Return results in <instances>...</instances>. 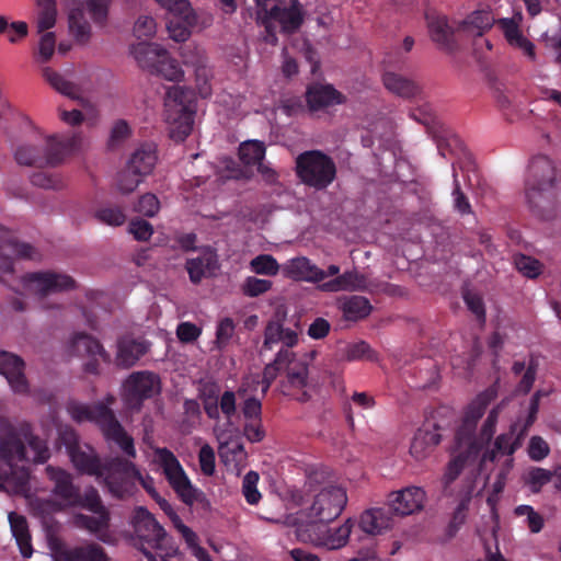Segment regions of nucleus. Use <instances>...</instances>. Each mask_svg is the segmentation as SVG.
<instances>
[{"label":"nucleus","mask_w":561,"mask_h":561,"mask_svg":"<svg viewBox=\"0 0 561 561\" xmlns=\"http://www.w3.org/2000/svg\"><path fill=\"white\" fill-rule=\"evenodd\" d=\"M516 430L517 424H513L508 433L499 435L494 442V448L485 455V458L494 461L497 454L512 456L515 453V448L512 447V438Z\"/></svg>","instance_id":"obj_47"},{"label":"nucleus","mask_w":561,"mask_h":561,"mask_svg":"<svg viewBox=\"0 0 561 561\" xmlns=\"http://www.w3.org/2000/svg\"><path fill=\"white\" fill-rule=\"evenodd\" d=\"M287 380L288 383L297 389L307 386L308 366L305 363H287Z\"/></svg>","instance_id":"obj_57"},{"label":"nucleus","mask_w":561,"mask_h":561,"mask_svg":"<svg viewBox=\"0 0 561 561\" xmlns=\"http://www.w3.org/2000/svg\"><path fill=\"white\" fill-rule=\"evenodd\" d=\"M8 518L22 557L30 558L33 553V548L26 517L15 512H10Z\"/></svg>","instance_id":"obj_30"},{"label":"nucleus","mask_w":561,"mask_h":561,"mask_svg":"<svg viewBox=\"0 0 561 561\" xmlns=\"http://www.w3.org/2000/svg\"><path fill=\"white\" fill-rule=\"evenodd\" d=\"M24 285L39 297L62 293L75 288L76 282L66 274L56 272H34L23 276Z\"/></svg>","instance_id":"obj_17"},{"label":"nucleus","mask_w":561,"mask_h":561,"mask_svg":"<svg viewBox=\"0 0 561 561\" xmlns=\"http://www.w3.org/2000/svg\"><path fill=\"white\" fill-rule=\"evenodd\" d=\"M259 474L255 471H249L242 481V493L245 497V501L250 505H255L260 502L262 495L257 490Z\"/></svg>","instance_id":"obj_53"},{"label":"nucleus","mask_w":561,"mask_h":561,"mask_svg":"<svg viewBox=\"0 0 561 561\" xmlns=\"http://www.w3.org/2000/svg\"><path fill=\"white\" fill-rule=\"evenodd\" d=\"M195 115V99L192 90L173 85L164 96V119L171 125L170 135L183 141L192 131Z\"/></svg>","instance_id":"obj_4"},{"label":"nucleus","mask_w":561,"mask_h":561,"mask_svg":"<svg viewBox=\"0 0 561 561\" xmlns=\"http://www.w3.org/2000/svg\"><path fill=\"white\" fill-rule=\"evenodd\" d=\"M124 388L126 405L138 411L145 400L159 392V378L150 371H136L127 378Z\"/></svg>","instance_id":"obj_16"},{"label":"nucleus","mask_w":561,"mask_h":561,"mask_svg":"<svg viewBox=\"0 0 561 561\" xmlns=\"http://www.w3.org/2000/svg\"><path fill=\"white\" fill-rule=\"evenodd\" d=\"M157 160L156 146L152 144H142L130 154L127 164L135 174L145 178L153 171Z\"/></svg>","instance_id":"obj_27"},{"label":"nucleus","mask_w":561,"mask_h":561,"mask_svg":"<svg viewBox=\"0 0 561 561\" xmlns=\"http://www.w3.org/2000/svg\"><path fill=\"white\" fill-rule=\"evenodd\" d=\"M382 82L388 91L403 99H412L421 93V87L415 81L397 72H385Z\"/></svg>","instance_id":"obj_29"},{"label":"nucleus","mask_w":561,"mask_h":561,"mask_svg":"<svg viewBox=\"0 0 561 561\" xmlns=\"http://www.w3.org/2000/svg\"><path fill=\"white\" fill-rule=\"evenodd\" d=\"M469 496L463 497L454 511L451 519L447 526V536L449 538L454 537L460 527L465 524L469 508Z\"/></svg>","instance_id":"obj_56"},{"label":"nucleus","mask_w":561,"mask_h":561,"mask_svg":"<svg viewBox=\"0 0 561 561\" xmlns=\"http://www.w3.org/2000/svg\"><path fill=\"white\" fill-rule=\"evenodd\" d=\"M425 500L426 493L422 488L408 486L403 490L390 493L388 504L396 515L408 516L422 511Z\"/></svg>","instance_id":"obj_20"},{"label":"nucleus","mask_w":561,"mask_h":561,"mask_svg":"<svg viewBox=\"0 0 561 561\" xmlns=\"http://www.w3.org/2000/svg\"><path fill=\"white\" fill-rule=\"evenodd\" d=\"M160 209V202L154 194L147 193L140 196L135 205V211L147 216L153 217Z\"/></svg>","instance_id":"obj_60"},{"label":"nucleus","mask_w":561,"mask_h":561,"mask_svg":"<svg viewBox=\"0 0 561 561\" xmlns=\"http://www.w3.org/2000/svg\"><path fill=\"white\" fill-rule=\"evenodd\" d=\"M94 217L101 224L117 227L124 225L126 215L118 206H103L95 210Z\"/></svg>","instance_id":"obj_48"},{"label":"nucleus","mask_w":561,"mask_h":561,"mask_svg":"<svg viewBox=\"0 0 561 561\" xmlns=\"http://www.w3.org/2000/svg\"><path fill=\"white\" fill-rule=\"evenodd\" d=\"M514 264L517 271L528 278H536L541 273V263L538 260L525 254L515 255Z\"/></svg>","instance_id":"obj_52"},{"label":"nucleus","mask_w":561,"mask_h":561,"mask_svg":"<svg viewBox=\"0 0 561 561\" xmlns=\"http://www.w3.org/2000/svg\"><path fill=\"white\" fill-rule=\"evenodd\" d=\"M496 392L493 389H488L484 392L477 396V398L469 404L463 421L472 423L477 427L478 421L484 414L488 405L495 398Z\"/></svg>","instance_id":"obj_36"},{"label":"nucleus","mask_w":561,"mask_h":561,"mask_svg":"<svg viewBox=\"0 0 561 561\" xmlns=\"http://www.w3.org/2000/svg\"><path fill=\"white\" fill-rule=\"evenodd\" d=\"M72 348L78 355H87L90 359L84 364V371L93 375L99 374L101 358L103 362H110V355L106 353L99 340L87 333H77L72 339Z\"/></svg>","instance_id":"obj_21"},{"label":"nucleus","mask_w":561,"mask_h":561,"mask_svg":"<svg viewBox=\"0 0 561 561\" xmlns=\"http://www.w3.org/2000/svg\"><path fill=\"white\" fill-rule=\"evenodd\" d=\"M133 526L136 536L142 545L146 543L151 549L162 548V541L167 533L146 507L138 506L135 508Z\"/></svg>","instance_id":"obj_18"},{"label":"nucleus","mask_w":561,"mask_h":561,"mask_svg":"<svg viewBox=\"0 0 561 561\" xmlns=\"http://www.w3.org/2000/svg\"><path fill=\"white\" fill-rule=\"evenodd\" d=\"M157 25L153 18L141 15L135 22L134 34L138 39H149L156 34Z\"/></svg>","instance_id":"obj_62"},{"label":"nucleus","mask_w":561,"mask_h":561,"mask_svg":"<svg viewBox=\"0 0 561 561\" xmlns=\"http://www.w3.org/2000/svg\"><path fill=\"white\" fill-rule=\"evenodd\" d=\"M64 561H110L104 548L95 542L65 550Z\"/></svg>","instance_id":"obj_34"},{"label":"nucleus","mask_w":561,"mask_h":561,"mask_svg":"<svg viewBox=\"0 0 561 561\" xmlns=\"http://www.w3.org/2000/svg\"><path fill=\"white\" fill-rule=\"evenodd\" d=\"M148 352L146 341L122 339L118 342L117 363L123 367L134 366Z\"/></svg>","instance_id":"obj_31"},{"label":"nucleus","mask_w":561,"mask_h":561,"mask_svg":"<svg viewBox=\"0 0 561 561\" xmlns=\"http://www.w3.org/2000/svg\"><path fill=\"white\" fill-rule=\"evenodd\" d=\"M345 96L331 84H311L306 91V102L311 112L345 103Z\"/></svg>","instance_id":"obj_24"},{"label":"nucleus","mask_w":561,"mask_h":561,"mask_svg":"<svg viewBox=\"0 0 561 561\" xmlns=\"http://www.w3.org/2000/svg\"><path fill=\"white\" fill-rule=\"evenodd\" d=\"M428 30L434 42L442 46H449L453 32L446 16L428 18Z\"/></svg>","instance_id":"obj_43"},{"label":"nucleus","mask_w":561,"mask_h":561,"mask_svg":"<svg viewBox=\"0 0 561 561\" xmlns=\"http://www.w3.org/2000/svg\"><path fill=\"white\" fill-rule=\"evenodd\" d=\"M209 267V259L195 257L186 262V270L192 283L197 284L205 275V271Z\"/></svg>","instance_id":"obj_63"},{"label":"nucleus","mask_w":561,"mask_h":561,"mask_svg":"<svg viewBox=\"0 0 561 561\" xmlns=\"http://www.w3.org/2000/svg\"><path fill=\"white\" fill-rule=\"evenodd\" d=\"M553 478V472L541 468L530 467L523 476V481L531 493L537 494L541 492L542 488L547 485Z\"/></svg>","instance_id":"obj_39"},{"label":"nucleus","mask_w":561,"mask_h":561,"mask_svg":"<svg viewBox=\"0 0 561 561\" xmlns=\"http://www.w3.org/2000/svg\"><path fill=\"white\" fill-rule=\"evenodd\" d=\"M24 366L25 364L20 356L0 351V374L5 377L12 390L16 393H26L28 391Z\"/></svg>","instance_id":"obj_23"},{"label":"nucleus","mask_w":561,"mask_h":561,"mask_svg":"<svg viewBox=\"0 0 561 561\" xmlns=\"http://www.w3.org/2000/svg\"><path fill=\"white\" fill-rule=\"evenodd\" d=\"M134 55L140 66L148 68L152 73L169 81H180L183 78L184 72L178 60L157 43H139L134 47Z\"/></svg>","instance_id":"obj_9"},{"label":"nucleus","mask_w":561,"mask_h":561,"mask_svg":"<svg viewBox=\"0 0 561 561\" xmlns=\"http://www.w3.org/2000/svg\"><path fill=\"white\" fill-rule=\"evenodd\" d=\"M236 324L229 317L221 319L216 330V345L217 348L224 350L230 342L234 334Z\"/></svg>","instance_id":"obj_59"},{"label":"nucleus","mask_w":561,"mask_h":561,"mask_svg":"<svg viewBox=\"0 0 561 561\" xmlns=\"http://www.w3.org/2000/svg\"><path fill=\"white\" fill-rule=\"evenodd\" d=\"M550 453L548 443L540 436H533L528 445V456L534 461H541Z\"/></svg>","instance_id":"obj_64"},{"label":"nucleus","mask_w":561,"mask_h":561,"mask_svg":"<svg viewBox=\"0 0 561 561\" xmlns=\"http://www.w3.org/2000/svg\"><path fill=\"white\" fill-rule=\"evenodd\" d=\"M346 503L345 489L327 485L314 495L307 515L311 518L310 523H331L341 515Z\"/></svg>","instance_id":"obj_11"},{"label":"nucleus","mask_w":561,"mask_h":561,"mask_svg":"<svg viewBox=\"0 0 561 561\" xmlns=\"http://www.w3.org/2000/svg\"><path fill=\"white\" fill-rule=\"evenodd\" d=\"M293 352L288 350H279L278 353L276 354V358L264 367L262 379L273 382L276 379L278 371L282 369L283 365H285L286 363H290V360H293Z\"/></svg>","instance_id":"obj_50"},{"label":"nucleus","mask_w":561,"mask_h":561,"mask_svg":"<svg viewBox=\"0 0 561 561\" xmlns=\"http://www.w3.org/2000/svg\"><path fill=\"white\" fill-rule=\"evenodd\" d=\"M265 145L259 140H248L239 147V159L247 165H257L265 157Z\"/></svg>","instance_id":"obj_40"},{"label":"nucleus","mask_w":561,"mask_h":561,"mask_svg":"<svg viewBox=\"0 0 561 561\" xmlns=\"http://www.w3.org/2000/svg\"><path fill=\"white\" fill-rule=\"evenodd\" d=\"M115 402L113 396L106 397V403L96 402L93 404L70 401L67 403V411L71 419L78 423H95L106 442L115 444L127 459H135L137 450L131 435H129L117 420L114 411L108 407Z\"/></svg>","instance_id":"obj_1"},{"label":"nucleus","mask_w":561,"mask_h":561,"mask_svg":"<svg viewBox=\"0 0 561 561\" xmlns=\"http://www.w3.org/2000/svg\"><path fill=\"white\" fill-rule=\"evenodd\" d=\"M329 523H308L297 528L298 537L309 541L317 547H324L329 550L340 549L348 542L353 528V522L347 519L337 528L331 529Z\"/></svg>","instance_id":"obj_10"},{"label":"nucleus","mask_w":561,"mask_h":561,"mask_svg":"<svg viewBox=\"0 0 561 561\" xmlns=\"http://www.w3.org/2000/svg\"><path fill=\"white\" fill-rule=\"evenodd\" d=\"M95 516H90L85 514H77L75 516V524L80 528H84L92 534H100L108 528L110 525V514L108 511H103L102 513H94Z\"/></svg>","instance_id":"obj_38"},{"label":"nucleus","mask_w":561,"mask_h":561,"mask_svg":"<svg viewBox=\"0 0 561 561\" xmlns=\"http://www.w3.org/2000/svg\"><path fill=\"white\" fill-rule=\"evenodd\" d=\"M340 309L343 312V316L348 321H358L367 318L373 306L370 301L363 296H350L340 299Z\"/></svg>","instance_id":"obj_33"},{"label":"nucleus","mask_w":561,"mask_h":561,"mask_svg":"<svg viewBox=\"0 0 561 561\" xmlns=\"http://www.w3.org/2000/svg\"><path fill=\"white\" fill-rule=\"evenodd\" d=\"M153 461L160 467L170 486L184 504L192 505L197 501L198 490L193 486L179 459L170 449L154 448Z\"/></svg>","instance_id":"obj_8"},{"label":"nucleus","mask_w":561,"mask_h":561,"mask_svg":"<svg viewBox=\"0 0 561 561\" xmlns=\"http://www.w3.org/2000/svg\"><path fill=\"white\" fill-rule=\"evenodd\" d=\"M494 23V16L489 10H477L462 22L461 28L472 36H482Z\"/></svg>","instance_id":"obj_35"},{"label":"nucleus","mask_w":561,"mask_h":561,"mask_svg":"<svg viewBox=\"0 0 561 561\" xmlns=\"http://www.w3.org/2000/svg\"><path fill=\"white\" fill-rule=\"evenodd\" d=\"M144 178L135 174L128 164L117 174V188L123 194L131 193L142 182Z\"/></svg>","instance_id":"obj_54"},{"label":"nucleus","mask_w":561,"mask_h":561,"mask_svg":"<svg viewBox=\"0 0 561 561\" xmlns=\"http://www.w3.org/2000/svg\"><path fill=\"white\" fill-rule=\"evenodd\" d=\"M69 28L78 43L84 44L91 35L90 23L85 20L82 10H72L69 15Z\"/></svg>","instance_id":"obj_45"},{"label":"nucleus","mask_w":561,"mask_h":561,"mask_svg":"<svg viewBox=\"0 0 561 561\" xmlns=\"http://www.w3.org/2000/svg\"><path fill=\"white\" fill-rule=\"evenodd\" d=\"M77 145L76 138L59 139L56 136L48 137L44 147L22 145L15 151V160L21 165L56 167L62 162L65 156Z\"/></svg>","instance_id":"obj_7"},{"label":"nucleus","mask_w":561,"mask_h":561,"mask_svg":"<svg viewBox=\"0 0 561 561\" xmlns=\"http://www.w3.org/2000/svg\"><path fill=\"white\" fill-rule=\"evenodd\" d=\"M72 507H80L88 510L92 513H102L103 511H107L103 505L101 496L98 490L93 486H90L85 490L84 494L79 493V503L72 505Z\"/></svg>","instance_id":"obj_49"},{"label":"nucleus","mask_w":561,"mask_h":561,"mask_svg":"<svg viewBox=\"0 0 561 561\" xmlns=\"http://www.w3.org/2000/svg\"><path fill=\"white\" fill-rule=\"evenodd\" d=\"M304 20L305 12L298 0H291L289 7L274 4L268 11V16L263 20L266 32V36L264 37L265 42L272 45L277 43L275 28L271 21L277 22L283 33L294 34L301 27Z\"/></svg>","instance_id":"obj_12"},{"label":"nucleus","mask_w":561,"mask_h":561,"mask_svg":"<svg viewBox=\"0 0 561 561\" xmlns=\"http://www.w3.org/2000/svg\"><path fill=\"white\" fill-rule=\"evenodd\" d=\"M39 251L27 242H21L13 231L0 228V273L14 272V259L39 261Z\"/></svg>","instance_id":"obj_15"},{"label":"nucleus","mask_w":561,"mask_h":561,"mask_svg":"<svg viewBox=\"0 0 561 561\" xmlns=\"http://www.w3.org/2000/svg\"><path fill=\"white\" fill-rule=\"evenodd\" d=\"M556 180V165L549 157L538 154L530 160L525 180V195L533 214L545 220L554 216Z\"/></svg>","instance_id":"obj_2"},{"label":"nucleus","mask_w":561,"mask_h":561,"mask_svg":"<svg viewBox=\"0 0 561 561\" xmlns=\"http://www.w3.org/2000/svg\"><path fill=\"white\" fill-rule=\"evenodd\" d=\"M251 270L260 275L274 276L278 273L279 265L270 254H260L250 262Z\"/></svg>","instance_id":"obj_51"},{"label":"nucleus","mask_w":561,"mask_h":561,"mask_svg":"<svg viewBox=\"0 0 561 561\" xmlns=\"http://www.w3.org/2000/svg\"><path fill=\"white\" fill-rule=\"evenodd\" d=\"M439 427L433 424L432 428L424 426L419 428L413 436L410 446V454L416 460L428 457L440 443Z\"/></svg>","instance_id":"obj_25"},{"label":"nucleus","mask_w":561,"mask_h":561,"mask_svg":"<svg viewBox=\"0 0 561 561\" xmlns=\"http://www.w3.org/2000/svg\"><path fill=\"white\" fill-rule=\"evenodd\" d=\"M137 478L140 470L129 459L115 456L104 460L102 476L96 479L117 499H126L137 491Z\"/></svg>","instance_id":"obj_5"},{"label":"nucleus","mask_w":561,"mask_h":561,"mask_svg":"<svg viewBox=\"0 0 561 561\" xmlns=\"http://www.w3.org/2000/svg\"><path fill=\"white\" fill-rule=\"evenodd\" d=\"M180 55L183 64L193 68L199 94L203 98L208 96L210 94L211 70L207 65L205 51L196 45L186 44L181 47Z\"/></svg>","instance_id":"obj_19"},{"label":"nucleus","mask_w":561,"mask_h":561,"mask_svg":"<svg viewBox=\"0 0 561 561\" xmlns=\"http://www.w3.org/2000/svg\"><path fill=\"white\" fill-rule=\"evenodd\" d=\"M48 478L54 482L53 494L60 500L64 508H72L79 503L80 488L73 484L72 477L67 471L48 466L46 468Z\"/></svg>","instance_id":"obj_22"},{"label":"nucleus","mask_w":561,"mask_h":561,"mask_svg":"<svg viewBox=\"0 0 561 561\" xmlns=\"http://www.w3.org/2000/svg\"><path fill=\"white\" fill-rule=\"evenodd\" d=\"M344 356L348 362L363 360V359H366L369 362H376L378 359L377 353L365 341H359L356 343L348 344L345 347Z\"/></svg>","instance_id":"obj_46"},{"label":"nucleus","mask_w":561,"mask_h":561,"mask_svg":"<svg viewBox=\"0 0 561 561\" xmlns=\"http://www.w3.org/2000/svg\"><path fill=\"white\" fill-rule=\"evenodd\" d=\"M272 282L268 279H262L254 276H249L242 284V293L248 297H257L272 288Z\"/></svg>","instance_id":"obj_58"},{"label":"nucleus","mask_w":561,"mask_h":561,"mask_svg":"<svg viewBox=\"0 0 561 561\" xmlns=\"http://www.w3.org/2000/svg\"><path fill=\"white\" fill-rule=\"evenodd\" d=\"M387 526V520L382 518L381 510L378 508L364 512L359 519V527L369 535L380 534Z\"/></svg>","instance_id":"obj_44"},{"label":"nucleus","mask_w":561,"mask_h":561,"mask_svg":"<svg viewBox=\"0 0 561 561\" xmlns=\"http://www.w3.org/2000/svg\"><path fill=\"white\" fill-rule=\"evenodd\" d=\"M367 287V278L364 274L357 271H347L335 278L323 283L320 288L323 291L337 293V291H356L364 290Z\"/></svg>","instance_id":"obj_28"},{"label":"nucleus","mask_w":561,"mask_h":561,"mask_svg":"<svg viewBox=\"0 0 561 561\" xmlns=\"http://www.w3.org/2000/svg\"><path fill=\"white\" fill-rule=\"evenodd\" d=\"M60 440L66 446L67 453L75 468L83 474L100 479L104 461L100 459L91 446L82 448L78 435L72 430H66L60 435Z\"/></svg>","instance_id":"obj_13"},{"label":"nucleus","mask_w":561,"mask_h":561,"mask_svg":"<svg viewBox=\"0 0 561 561\" xmlns=\"http://www.w3.org/2000/svg\"><path fill=\"white\" fill-rule=\"evenodd\" d=\"M476 426L462 420L461 425L456 432L455 444L457 453H465V455L476 458L481 448V442H478L476 435Z\"/></svg>","instance_id":"obj_32"},{"label":"nucleus","mask_w":561,"mask_h":561,"mask_svg":"<svg viewBox=\"0 0 561 561\" xmlns=\"http://www.w3.org/2000/svg\"><path fill=\"white\" fill-rule=\"evenodd\" d=\"M38 13L36 18V27L38 33H44L54 27L57 18V8L55 0H36Z\"/></svg>","instance_id":"obj_37"},{"label":"nucleus","mask_w":561,"mask_h":561,"mask_svg":"<svg viewBox=\"0 0 561 561\" xmlns=\"http://www.w3.org/2000/svg\"><path fill=\"white\" fill-rule=\"evenodd\" d=\"M469 458L471 457L460 451L448 462L445 474L442 480L443 492L445 495H451V491H449V488L451 483L459 477Z\"/></svg>","instance_id":"obj_42"},{"label":"nucleus","mask_w":561,"mask_h":561,"mask_svg":"<svg viewBox=\"0 0 561 561\" xmlns=\"http://www.w3.org/2000/svg\"><path fill=\"white\" fill-rule=\"evenodd\" d=\"M45 80L59 93L71 99L79 98L78 88L70 81H67L60 73L49 67L43 69Z\"/></svg>","instance_id":"obj_41"},{"label":"nucleus","mask_w":561,"mask_h":561,"mask_svg":"<svg viewBox=\"0 0 561 561\" xmlns=\"http://www.w3.org/2000/svg\"><path fill=\"white\" fill-rule=\"evenodd\" d=\"M23 436L27 442V447L12 424L8 421L0 422V459L8 463L19 461L44 463L47 461L50 453L46 442L30 431H23Z\"/></svg>","instance_id":"obj_3"},{"label":"nucleus","mask_w":561,"mask_h":561,"mask_svg":"<svg viewBox=\"0 0 561 561\" xmlns=\"http://www.w3.org/2000/svg\"><path fill=\"white\" fill-rule=\"evenodd\" d=\"M170 14L167 28L170 37L175 42H185L191 36L197 18L188 0H156Z\"/></svg>","instance_id":"obj_14"},{"label":"nucleus","mask_w":561,"mask_h":561,"mask_svg":"<svg viewBox=\"0 0 561 561\" xmlns=\"http://www.w3.org/2000/svg\"><path fill=\"white\" fill-rule=\"evenodd\" d=\"M296 174L307 186L325 190L336 178L333 159L320 150H309L296 158Z\"/></svg>","instance_id":"obj_6"},{"label":"nucleus","mask_w":561,"mask_h":561,"mask_svg":"<svg viewBox=\"0 0 561 561\" xmlns=\"http://www.w3.org/2000/svg\"><path fill=\"white\" fill-rule=\"evenodd\" d=\"M31 183L34 186L45 190H60L64 186L61 178L56 173L37 171L31 175Z\"/></svg>","instance_id":"obj_55"},{"label":"nucleus","mask_w":561,"mask_h":561,"mask_svg":"<svg viewBox=\"0 0 561 561\" xmlns=\"http://www.w3.org/2000/svg\"><path fill=\"white\" fill-rule=\"evenodd\" d=\"M286 276L295 280L320 283L325 279L324 271L312 264L308 257H295L284 266Z\"/></svg>","instance_id":"obj_26"},{"label":"nucleus","mask_w":561,"mask_h":561,"mask_svg":"<svg viewBox=\"0 0 561 561\" xmlns=\"http://www.w3.org/2000/svg\"><path fill=\"white\" fill-rule=\"evenodd\" d=\"M112 0H87V9L94 23L103 25Z\"/></svg>","instance_id":"obj_61"}]
</instances>
